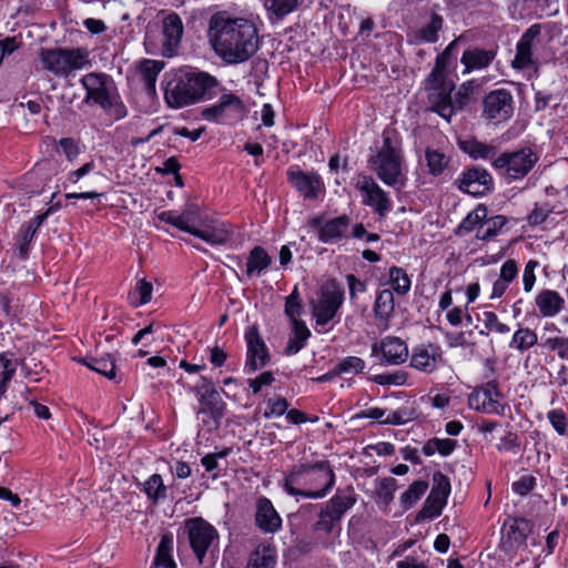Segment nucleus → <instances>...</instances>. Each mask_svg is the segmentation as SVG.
Returning a JSON list of instances; mask_svg holds the SVG:
<instances>
[{
	"label": "nucleus",
	"mask_w": 568,
	"mask_h": 568,
	"mask_svg": "<svg viewBox=\"0 0 568 568\" xmlns=\"http://www.w3.org/2000/svg\"><path fill=\"white\" fill-rule=\"evenodd\" d=\"M499 395L497 386L493 383L475 389L468 397V405L471 409L485 414L505 415V405L496 397Z\"/></svg>",
	"instance_id": "nucleus-18"
},
{
	"label": "nucleus",
	"mask_w": 568,
	"mask_h": 568,
	"mask_svg": "<svg viewBox=\"0 0 568 568\" xmlns=\"http://www.w3.org/2000/svg\"><path fill=\"white\" fill-rule=\"evenodd\" d=\"M530 529V523L524 518H514L505 524V535L515 545L524 544Z\"/></svg>",
	"instance_id": "nucleus-41"
},
{
	"label": "nucleus",
	"mask_w": 568,
	"mask_h": 568,
	"mask_svg": "<svg viewBox=\"0 0 568 568\" xmlns=\"http://www.w3.org/2000/svg\"><path fill=\"white\" fill-rule=\"evenodd\" d=\"M446 503V500L429 494L423 507L422 515L427 518L438 517Z\"/></svg>",
	"instance_id": "nucleus-62"
},
{
	"label": "nucleus",
	"mask_w": 568,
	"mask_h": 568,
	"mask_svg": "<svg viewBox=\"0 0 568 568\" xmlns=\"http://www.w3.org/2000/svg\"><path fill=\"white\" fill-rule=\"evenodd\" d=\"M456 440L449 438H432L423 446V454L425 456H433L436 453L442 456L450 455L456 448Z\"/></svg>",
	"instance_id": "nucleus-46"
},
{
	"label": "nucleus",
	"mask_w": 568,
	"mask_h": 568,
	"mask_svg": "<svg viewBox=\"0 0 568 568\" xmlns=\"http://www.w3.org/2000/svg\"><path fill=\"white\" fill-rule=\"evenodd\" d=\"M397 489L396 479L393 477L378 478L375 483V500L378 507L386 510L394 499Z\"/></svg>",
	"instance_id": "nucleus-35"
},
{
	"label": "nucleus",
	"mask_w": 568,
	"mask_h": 568,
	"mask_svg": "<svg viewBox=\"0 0 568 568\" xmlns=\"http://www.w3.org/2000/svg\"><path fill=\"white\" fill-rule=\"evenodd\" d=\"M142 486V491L153 504H156L166 497L168 488L159 474L151 475Z\"/></svg>",
	"instance_id": "nucleus-45"
},
{
	"label": "nucleus",
	"mask_w": 568,
	"mask_h": 568,
	"mask_svg": "<svg viewBox=\"0 0 568 568\" xmlns=\"http://www.w3.org/2000/svg\"><path fill=\"white\" fill-rule=\"evenodd\" d=\"M372 170L386 185L402 189L406 183L404 155L400 143L389 133H384L383 145L369 160Z\"/></svg>",
	"instance_id": "nucleus-5"
},
{
	"label": "nucleus",
	"mask_w": 568,
	"mask_h": 568,
	"mask_svg": "<svg viewBox=\"0 0 568 568\" xmlns=\"http://www.w3.org/2000/svg\"><path fill=\"white\" fill-rule=\"evenodd\" d=\"M17 367V359H14L12 355H0V423L7 420L9 415L12 414L17 407H20L19 402L9 405L7 398L2 397L7 389V384L13 377Z\"/></svg>",
	"instance_id": "nucleus-23"
},
{
	"label": "nucleus",
	"mask_w": 568,
	"mask_h": 568,
	"mask_svg": "<svg viewBox=\"0 0 568 568\" xmlns=\"http://www.w3.org/2000/svg\"><path fill=\"white\" fill-rule=\"evenodd\" d=\"M480 321L486 329L498 334H508L510 332L509 325L499 321L496 313L486 311L483 313Z\"/></svg>",
	"instance_id": "nucleus-60"
},
{
	"label": "nucleus",
	"mask_w": 568,
	"mask_h": 568,
	"mask_svg": "<svg viewBox=\"0 0 568 568\" xmlns=\"http://www.w3.org/2000/svg\"><path fill=\"white\" fill-rule=\"evenodd\" d=\"M349 224L347 215L331 219L320 229L318 240L323 243H336L345 236Z\"/></svg>",
	"instance_id": "nucleus-32"
},
{
	"label": "nucleus",
	"mask_w": 568,
	"mask_h": 568,
	"mask_svg": "<svg viewBox=\"0 0 568 568\" xmlns=\"http://www.w3.org/2000/svg\"><path fill=\"white\" fill-rule=\"evenodd\" d=\"M538 159V154L531 149L524 148L495 158L493 165L509 181H515L526 176L537 163Z\"/></svg>",
	"instance_id": "nucleus-8"
},
{
	"label": "nucleus",
	"mask_w": 568,
	"mask_h": 568,
	"mask_svg": "<svg viewBox=\"0 0 568 568\" xmlns=\"http://www.w3.org/2000/svg\"><path fill=\"white\" fill-rule=\"evenodd\" d=\"M389 416L388 425H404L416 419L417 412L412 405H405L395 410H389Z\"/></svg>",
	"instance_id": "nucleus-55"
},
{
	"label": "nucleus",
	"mask_w": 568,
	"mask_h": 568,
	"mask_svg": "<svg viewBox=\"0 0 568 568\" xmlns=\"http://www.w3.org/2000/svg\"><path fill=\"white\" fill-rule=\"evenodd\" d=\"M385 285H389L392 291L404 296L409 292L412 282L404 268L392 266L388 271V280L385 282Z\"/></svg>",
	"instance_id": "nucleus-44"
},
{
	"label": "nucleus",
	"mask_w": 568,
	"mask_h": 568,
	"mask_svg": "<svg viewBox=\"0 0 568 568\" xmlns=\"http://www.w3.org/2000/svg\"><path fill=\"white\" fill-rule=\"evenodd\" d=\"M80 82L87 91V101H92L104 110L113 105L115 95L111 77L104 73L91 72L83 75Z\"/></svg>",
	"instance_id": "nucleus-12"
},
{
	"label": "nucleus",
	"mask_w": 568,
	"mask_h": 568,
	"mask_svg": "<svg viewBox=\"0 0 568 568\" xmlns=\"http://www.w3.org/2000/svg\"><path fill=\"white\" fill-rule=\"evenodd\" d=\"M161 219L190 234H194L205 216L202 215L201 210L196 205H187L183 212L178 213L173 211L163 212Z\"/></svg>",
	"instance_id": "nucleus-22"
},
{
	"label": "nucleus",
	"mask_w": 568,
	"mask_h": 568,
	"mask_svg": "<svg viewBox=\"0 0 568 568\" xmlns=\"http://www.w3.org/2000/svg\"><path fill=\"white\" fill-rule=\"evenodd\" d=\"M288 180L296 190L306 199H315L324 191V183L316 173L303 171H288Z\"/></svg>",
	"instance_id": "nucleus-24"
},
{
	"label": "nucleus",
	"mask_w": 568,
	"mask_h": 568,
	"mask_svg": "<svg viewBox=\"0 0 568 568\" xmlns=\"http://www.w3.org/2000/svg\"><path fill=\"white\" fill-rule=\"evenodd\" d=\"M459 39L453 40L445 50L437 55L435 67L425 80V89L429 92L428 99L433 111L449 121L455 106L452 101V92L455 89L454 81L449 79L450 72L456 67V49Z\"/></svg>",
	"instance_id": "nucleus-2"
},
{
	"label": "nucleus",
	"mask_w": 568,
	"mask_h": 568,
	"mask_svg": "<svg viewBox=\"0 0 568 568\" xmlns=\"http://www.w3.org/2000/svg\"><path fill=\"white\" fill-rule=\"evenodd\" d=\"M518 273V263L511 258L506 260L500 266L498 277L493 282L489 298H500L508 291L510 284L517 278Z\"/></svg>",
	"instance_id": "nucleus-28"
},
{
	"label": "nucleus",
	"mask_w": 568,
	"mask_h": 568,
	"mask_svg": "<svg viewBox=\"0 0 568 568\" xmlns=\"http://www.w3.org/2000/svg\"><path fill=\"white\" fill-rule=\"evenodd\" d=\"M487 217V209L478 205L475 210L467 214L459 225V232H471L478 230L479 225Z\"/></svg>",
	"instance_id": "nucleus-52"
},
{
	"label": "nucleus",
	"mask_w": 568,
	"mask_h": 568,
	"mask_svg": "<svg viewBox=\"0 0 568 568\" xmlns=\"http://www.w3.org/2000/svg\"><path fill=\"white\" fill-rule=\"evenodd\" d=\"M162 70V63L154 60H144L139 65V75L149 94L155 92L156 78Z\"/></svg>",
	"instance_id": "nucleus-39"
},
{
	"label": "nucleus",
	"mask_w": 568,
	"mask_h": 568,
	"mask_svg": "<svg viewBox=\"0 0 568 568\" xmlns=\"http://www.w3.org/2000/svg\"><path fill=\"white\" fill-rule=\"evenodd\" d=\"M87 176H91V179L84 181L81 187L98 186L100 182L105 180V175L97 170L95 161L91 160L79 169L68 172L64 178V187H68V185L79 184Z\"/></svg>",
	"instance_id": "nucleus-26"
},
{
	"label": "nucleus",
	"mask_w": 568,
	"mask_h": 568,
	"mask_svg": "<svg viewBox=\"0 0 568 568\" xmlns=\"http://www.w3.org/2000/svg\"><path fill=\"white\" fill-rule=\"evenodd\" d=\"M246 361L245 369L256 372L270 362V353L256 326H251L245 333Z\"/></svg>",
	"instance_id": "nucleus-16"
},
{
	"label": "nucleus",
	"mask_w": 568,
	"mask_h": 568,
	"mask_svg": "<svg viewBox=\"0 0 568 568\" xmlns=\"http://www.w3.org/2000/svg\"><path fill=\"white\" fill-rule=\"evenodd\" d=\"M365 362L357 356H347L338 362L335 367L336 373L338 374H358L364 371Z\"/></svg>",
	"instance_id": "nucleus-58"
},
{
	"label": "nucleus",
	"mask_w": 568,
	"mask_h": 568,
	"mask_svg": "<svg viewBox=\"0 0 568 568\" xmlns=\"http://www.w3.org/2000/svg\"><path fill=\"white\" fill-rule=\"evenodd\" d=\"M215 84L206 72L179 70L166 81L164 99L171 108H183L197 102Z\"/></svg>",
	"instance_id": "nucleus-4"
},
{
	"label": "nucleus",
	"mask_w": 568,
	"mask_h": 568,
	"mask_svg": "<svg viewBox=\"0 0 568 568\" xmlns=\"http://www.w3.org/2000/svg\"><path fill=\"white\" fill-rule=\"evenodd\" d=\"M58 151L61 152L69 162H74L83 152V145L72 138H63L58 142Z\"/></svg>",
	"instance_id": "nucleus-54"
},
{
	"label": "nucleus",
	"mask_w": 568,
	"mask_h": 568,
	"mask_svg": "<svg viewBox=\"0 0 568 568\" xmlns=\"http://www.w3.org/2000/svg\"><path fill=\"white\" fill-rule=\"evenodd\" d=\"M183 22L175 12L168 13L162 19V54L173 57L176 54L183 36Z\"/></svg>",
	"instance_id": "nucleus-19"
},
{
	"label": "nucleus",
	"mask_w": 568,
	"mask_h": 568,
	"mask_svg": "<svg viewBox=\"0 0 568 568\" xmlns=\"http://www.w3.org/2000/svg\"><path fill=\"white\" fill-rule=\"evenodd\" d=\"M191 548L202 564L210 547L219 538L217 530L201 517L189 518L184 523Z\"/></svg>",
	"instance_id": "nucleus-11"
},
{
	"label": "nucleus",
	"mask_w": 568,
	"mask_h": 568,
	"mask_svg": "<svg viewBox=\"0 0 568 568\" xmlns=\"http://www.w3.org/2000/svg\"><path fill=\"white\" fill-rule=\"evenodd\" d=\"M287 408V400L282 396H275L266 400V407L263 416L267 419L281 417L286 414Z\"/></svg>",
	"instance_id": "nucleus-56"
},
{
	"label": "nucleus",
	"mask_w": 568,
	"mask_h": 568,
	"mask_svg": "<svg viewBox=\"0 0 568 568\" xmlns=\"http://www.w3.org/2000/svg\"><path fill=\"white\" fill-rule=\"evenodd\" d=\"M275 564V548L267 544H261L250 555L247 568H274Z\"/></svg>",
	"instance_id": "nucleus-34"
},
{
	"label": "nucleus",
	"mask_w": 568,
	"mask_h": 568,
	"mask_svg": "<svg viewBox=\"0 0 568 568\" xmlns=\"http://www.w3.org/2000/svg\"><path fill=\"white\" fill-rule=\"evenodd\" d=\"M483 114L486 119L503 122L513 114V97L509 91L498 89L489 92L483 101Z\"/></svg>",
	"instance_id": "nucleus-17"
},
{
	"label": "nucleus",
	"mask_w": 568,
	"mask_h": 568,
	"mask_svg": "<svg viewBox=\"0 0 568 568\" xmlns=\"http://www.w3.org/2000/svg\"><path fill=\"white\" fill-rule=\"evenodd\" d=\"M539 263L535 260H529L524 268L521 282L523 287L526 293H530L536 284V270L538 268Z\"/></svg>",
	"instance_id": "nucleus-64"
},
{
	"label": "nucleus",
	"mask_w": 568,
	"mask_h": 568,
	"mask_svg": "<svg viewBox=\"0 0 568 568\" xmlns=\"http://www.w3.org/2000/svg\"><path fill=\"white\" fill-rule=\"evenodd\" d=\"M271 264V257L266 253V251L261 246H255L248 255L246 263V274L248 276L252 275H261V273L266 270Z\"/></svg>",
	"instance_id": "nucleus-43"
},
{
	"label": "nucleus",
	"mask_w": 568,
	"mask_h": 568,
	"mask_svg": "<svg viewBox=\"0 0 568 568\" xmlns=\"http://www.w3.org/2000/svg\"><path fill=\"white\" fill-rule=\"evenodd\" d=\"M541 40L538 26H531L521 36L516 47V55L511 62L514 69L537 70L541 63Z\"/></svg>",
	"instance_id": "nucleus-9"
},
{
	"label": "nucleus",
	"mask_w": 568,
	"mask_h": 568,
	"mask_svg": "<svg viewBox=\"0 0 568 568\" xmlns=\"http://www.w3.org/2000/svg\"><path fill=\"white\" fill-rule=\"evenodd\" d=\"M538 342V336L535 331L529 327H519L516 329L509 342V348L524 353L535 346Z\"/></svg>",
	"instance_id": "nucleus-40"
},
{
	"label": "nucleus",
	"mask_w": 568,
	"mask_h": 568,
	"mask_svg": "<svg viewBox=\"0 0 568 568\" xmlns=\"http://www.w3.org/2000/svg\"><path fill=\"white\" fill-rule=\"evenodd\" d=\"M245 111L243 101L232 93L222 94L212 106L202 111V116L212 122L226 123L240 119Z\"/></svg>",
	"instance_id": "nucleus-13"
},
{
	"label": "nucleus",
	"mask_w": 568,
	"mask_h": 568,
	"mask_svg": "<svg viewBox=\"0 0 568 568\" xmlns=\"http://www.w3.org/2000/svg\"><path fill=\"white\" fill-rule=\"evenodd\" d=\"M355 501L356 499L352 494L337 495L331 498L325 507L329 509L334 517L341 520L343 515L354 506Z\"/></svg>",
	"instance_id": "nucleus-51"
},
{
	"label": "nucleus",
	"mask_w": 568,
	"mask_h": 568,
	"mask_svg": "<svg viewBox=\"0 0 568 568\" xmlns=\"http://www.w3.org/2000/svg\"><path fill=\"white\" fill-rule=\"evenodd\" d=\"M443 26V17L437 13H432L429 19L412 33V42L416 44L437 42Z\"/></svg>",
	"instance_id": "nucleus-31"
},
{
	"label": "nucleus",
	"mask_w": 568,
	"mask_h": 568,
	"mask_svg": "<svg viewBox=\"0 0 568 568\" xmlns=\"http://www.w3.org/2000/svg\"><path fill=\"white\" fill-rule=\"evenodd\" d=\"M302 304L297 287H294L293 292L286 297L285 302V314L291 318L294 324L297 317L301 315Z\"/></svg>",
	"instance_id": "nucleus-61"
},
{
	"label": "nucleus",
	"mask_w": 568,
	"mask_h": 568,
	"mask_svg": "<svg viewBox=\"0 0 568 568\" xmlns=\"http://www.w3.org/2000/svg\"><path fill=\"white\" fill-rule=\"evenodd\" d=\"M425 158L429 172L433 175H439L443 173L448 164L446 155L437 150L427 149L425 152Z\"/></svg>",
	"instance_id": "nucleus-53"
},
{
	"label": "nucleus",
	"mask_w": 568,
	"mask_h": 568,
	"mask_svg": "<svg viewBox=\"0 0 568 568\" xmlns=\"http://www.w3.org/2000/svg\"><path fill=\"white\" fill-rule=\"evenodd\" d=\"M496 53L493 50L470 48L463 52L460 62L464 65L463 74H468L476 70L487 68L495 59Z\"/></svg>",
	"instance_id": "nucleus-29"
},
{
	"label": "nucleus",
	"mask_w": 568,
	"mask_h": 568,
	"mask_svg": "<svg viewBox=\"0 0 568 568\" xmlns=\"http://www.w3.org/2000/svg\"><path fill=\"white\" fill-rule=\"evenodd\" d=\"M209 36L214 52L230 64L247 61L260 45L255 23L247 18L231 17L226 12L211 17Z\"/></svg>",
	"instance_id": "nucleus-1"
},
{
	"label": "nucleus",
	"mask_w": 568,
	"mask_h": 568,
	"mask_svg": "<svg viewBox=\"0 0 568 568\" xmlns=\"http://www.w3.org/2000/svg\"><path fill=\"white\" fill-rule=\"evenodd\" d=\"M193 235L210 245L225 244L232 237L231 231L225 223L207 217L204 219Z\"/></svg>",
	"instance_id": "nucleus-25"
},
{
	"label": "nucleus",
	"mask_w": 568,
	"mask_h": 568,
	"mask_svg": "<svg viewBox=\"0 0 568 568\" xmlns=\"http://www.w3.org/2000/svg\"><path fill=\"white\" fill-rule=\"evenodd\" d=\"M507 219L504 215H496L488 220H484L479 225L476 236L483 241H487L496 236L505 226Z\"/></svg>",
	"instance_id": "nucleus-47"
},
{
	"label": "nucleus",
	"mask_w": 568,
	"mask_h": 568,
	"mask_svg": "<svg viewBox=\"0 0 568 568\" xmlns=\"http://www.w3.org/2000/svg\"><path fill=\"white\" fill-rule=\"evenodd\" d=\"M428 485L426 481H414L408 489L402 494L399 501L404 510L412 508L426 493Z\"/></svg>",
	"instance_id": "nucleus-48"
},
{
	"label": "nucleus",
	"mask_w": 568,
	"mask_h": 568,
	"mask_svg": "<svg viewBox=\"0 0 568 568\" xmlns=\"http://www.w3.org/2000/svg\"><path fill=\"white\" fill-rule=\"evenodd\" d=\"M460 149L474 160H491L496 155V148L475 139L463 140L459 142Z\"/></svg>",
	"instance_id": "nucleus-36"
},
{
	"label": "nucleus",
	"mask_w": 568,
	"mask_h": 568,
	"mask_svg": "<svg viewBox=\"0 0 568 568\" xmlns=\"http://www.w3.org/2000/svg\"><path fill=\"white\" fill-rule=\"evenodd\" d=\"M39 57L43 69L59 78H68L91 65L89 51L83 48L42 49Z\"/></svg>",
	"instance_id": "nucleus-6"
},
{
	"label": "nucleus",
	"mask_w": 568,
	"mask_h": 568,
	"mask_svg": "<svg viewBox=\"0 0 568 568\" xmlns=\"http://www.w3.org/2000/svg\"><path fill=\"white\" fill-rule=\"evenodd\" d=\"M255 525L265 534H275L282 528V518L273 503L261 496L255 503Z\"/></svg>",
	"instance_id": "nucleus-21"
},
{
	"label": "nucleus",
	"mask_w": 568,
	"mask_h": 568,
	"mask_svg": "<svg viewBox=\"0 0 568 568\" xmlns=\"http://www.w3.org/2000/svg\"><path fill=\"white\" fill-rule=\"evenodd\" d=\"M195 393L200 403L196 412L199 420L210 430L216 429L224 415L225 403L219 392L205 378H203V385L195 387Z\"/></svg>",
	"instance_id": "nucleus-7"
},
{
	"label": "nucleus",
	"mask_w": 568,
	"mask_h": 568,
	"mask_svg": "<svg viewBox=\"0 0 568 568\" xmlns=\"http://www.w3.org/2000/svg\"><path fill=\"white\" fill-rule=\"evenodd\" d=\"M173 536L171 534L163 535L156 549L153 565L156 568H176L172 557Z\"/></svg>",
	"instance_id": "nucleus-37"
},
{
	"label": "nucleus",
	"mask_w": 568,
	"mask_h": 568,
	"mask_svg": "<svg viewBox=\"0 0 568 568\" xmlns=\"http://www.w3.org/2000/svg\"><path fill=\"white\" fill-rule=\"evenodd\" d=\"M335 484V475L328 462L298 464L293 466L284 479V490L291 496L320 499L325 497Z\"/></svg>",
	"instance_id": "nucleus-3"
},
{
	"label": "nucleus",
	"mask_w": 568,
	"mask_h": 568,
	"mask_svg": "<svg viewBox=\"0 0 568 568\" xmlns=\"http://www.w3.org/2000/svg\"><path fill=\"white\" fill-rule=\"evenodd\" d=\"M457 182L460 191L473 196L486 195L494 187V181L489 172L477 166L464 170Z\"/></svg>",
	"instance_id": "nucleus-15"
},
{
	"label": "nucleus",
	"mask_w": 568,
	"mask_h": 568,
	"mask_svg": "<svg viewBox=\"0 0 568 568\" xmlns=\"http://www.w3.org/2000/svg\"><path fill=\"white\" fill-rule=\"evenodd\" d=\"M311 336V332L304 322H295L293 324V332L288 338L285 353L287 355L297 354L305 345Z\"/></svg>",
	"instance_id": "nucleus-42"
},
{
	"label": "nucleus",
	"mask_w": 568,
	"mask_h": 568,
	"mask_svg": "<svg viewBox=\"0 0 568 568\" xmlns=\"http://www.w3.org/2000/svg\"><path fill=\"white\" fill-rule=\"evenodd\" d=\"M34 235L36 234H33L31 231H29L24 226H22L20 229L19 233L17 234V237H16L17 243L16 244H17L18 255L21 258L24 260L28 257L29 247H30L31 242L34 239Z\"/></svg>",
	"instance_id": "nucleus-63"
},
{
	"label": "nucleus",
	"mask_w": 568,
	"mask_h": 568,
	"mask_svg": "<svg viewBox=\"0 0 568 568\" xmlns=\"http://www.w3.org/2000/svg\"><path fill=\"white\" fill-rule=\"evenodd\" d=\"M382 354L383 362L399 365L408 358V347L404 341L395 336H386L372 346V355Z\"/></svg>",
	"instance_id": "nucleus-20"
},
{
	"label": "nucleus",
	"mask_w": 568,
	"mask_h": 568,
	"mask_svg": "<svg viewBox=\"0 0 568 568\" xmlns=\"http://www.w3.org/2000/svg\"><path fill=\"white\" fill-rule=\"evenodd\" d=\"M394 294L389 288L379 290L374 304L376 318L387 327V323L394 313Z\"/></svg>",
	"instance_id": "nucleus-33"
},
{
	"label": "nucleus",
	"mask_w": 568,
	"mask_h": 568,
	"mask_svg": "<svg viewBox=\"0 0 568 568\" xmlns=\"http://www.w3.org/2000/svg\"><path fill=\"white\" fill-rule=\"evenodd\" d=\"M439 359L440 352L438 347L432 344L418 346L413 349L410 366L424 373H433L436 371Z\"/></svg>",
	"instance_id": "nucleus-27"
},
{
	"label": "nucleus",
	"mask_w": 568,
	"mask_h": 568,
	"mask_svg": "<svg viewBox=\"0 0 568 568\" xmlns=\"http://www.w3.org/2000/svg\"><path fill=\"white\" fill-rule=\"evenodd\" d=\"M344 302V290L336 282H327L322 286L318 300L313 305L316 325L325 326L337 314Z\"/></svg>",
	"instance_id": "nucleus-10"
},
{
	"label": "nucleus",
	"mask_w": 568,
	"mask_h": 568,
	"mask_svg": "<svg viewBox=\"0 0 568 568\" xmlns=\"http://www.w3.org/2000/svg\"><path fill=\"white\" fill-rule=\"evenodd\" d=\"M408 373L406 371H396L392 373L377 374L372 377V381L378 385H395L402 386L407 384Z\"/></svg>",
	"instance_id": "nucleus-57"
},
{
	"label": "nucleus",
	"mask_w": 568,
	"mask_h": 568,
	"mask_svg": "<svg viewBox=\"0 0 568 568\" xmlns=\"http://www.w3.org/2000/svg\"><path fill=\"white\" fill-rule=\"evenodd\" d=\"M356 187L361 192L362 203L369 206L379 217H385L392 210V200L373 178L363 175L357 181Z\"/></svg>",
	"instance_id": "nucleus-14"
},
{
	"label": "nucleus",
	"mask_w": 568,
	"mask_h": 568,
	"mask_svg": "<svg viewBox=\"0 0 568 568\" xmlns=\"http://www.w3.org/2000/svg\"><path fill=\"white\" fill-rule=\"evenodd\" d=\"M304 0H263L270 18L282 19L294 12Z\"/></svg>",
	"instance_id": "nucleus-38"
},
{
	"label": "nucleus",
	"mask_w": 568,
	"mask_h": 568,
	"mask_svg": "<svg viewBox=\"0 0 568 568\" xmlns=\"http://www.w3.org/2000/svg\"><path fill=\"white\" fill-rule=\"evenodd\" d=\"M82 362L89 368L108 377L109 379H113L115 377V366L110 355H105L100 358L93 357L88 361L83 359Z\"/></svg>",
	"instance_id": "nucleus-50"
},
{
	"label": "nucleus",
	"mask_w": 568,
	"mask_h": 568,
	"mask_svg": "<svg viewBox=\"0 0 568 568\" xmlns=\"http://www.w3.org/2000/svg\"><path fill=\"white\" fill-rule=\"evenodd\" d=\"M153 286L145 280H139L129 294V301L133 306H141L152 298Z\"/></svg>",
	"instance_id": "nucleus-49"
},
{
	"label": "nucleus",
	"mask_w": 568,
	"mask_h": 568,
	"mask_svg": "<svg viewBox=\"0 0 568 568\" xmlns=\"http://www.w3.org/2000/svg\"><path fill=\"white\" fill-rule=\"evenodd\" d=\"M536 306L542 317H555L565 307L564 297L554 290H542L535 298Z\"/></svg>",
	"instance_id": "nucleus-30"
},
{
	"label": "nucleus",
	"mask_w": 568,
	"mask_h": 568,
	"mask_svg": "<svg viewBox=\"0 0 568 568\" xmlns=\"http://www.w3.org/2000/svg\"><path fill=\"white\" fill-rule=\"evenodd\" d=\"M541 346L549 351L557 352L561 358H568V337L549 336L541 337Z\"/></svg>",
	"instance_id": "nucleus-59"
}]
</instances>
